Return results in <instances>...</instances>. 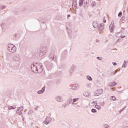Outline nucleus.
I'll use <instances>...</instances> for the list:
<instances>
[{"label":"nucleus","mask_w":128,"mask_h":128,"mask_svg":"<svg viewBox=\"0 0 128 128\" xmlns=\"http://www.w3.org/2000/svg\"><path fill=\"white\" fill-rule=\"evenodd\" d=\"M36 66L34 64L31 65V70L34 72H36L37 74H40L44 70V66L42 64L36 63Z\"/></svg>","instance_id":"f257e3e1"},{"label":"nucleus","mask_w":128,"mask_h":128,"mask_svg":"<svg viewBox=\"0 0 128 128\" xmlns=\"http://www.w3.org/2000/svg\"><path fill=\"white\" fill-rule=\"evenodd\" d=\"M48 48L46 46H42L40 48V49L39 56H44L48 52Z\"/></svg>","instance_id":"f03ea898"},{"label":"nucleus","mask_w":128,"mask_h":128,"mask_svg":"<svg viewBox=\"0 0 128 128\" xmlns=\"http://www.w3.org/2000/svg\"><path fill=\"white\" fill-rule=\"evenodd\" d=\"M7 50L10 52L14 53L16 52V47L13 44H10L7 45Z\"/></svg>","instance_id":"7ed1b4c3"},{"label":"nucleus","mask_w":128,"mask_h":128,"mask_svg":"<svg viewBox=\"0 0 128 128\" xmlns=\"http://www.w3.org/2000/svg\"><path fill=\"white\" fill-rule=\"evenodd\" d=\"M89 2V0H79V6H82V4H84V8H88Z\"/></svg>","instance_id":"20e7f679"},{"label":"nucleus","mask_w":128,"mask_h":128,"mask_svg":"<svg viewBox=\"0 0 128 128\" xmlns=\"http://www.w3.org/2000/svg\"><path fill=\"white\" fill-rule=\"evenodd\" d=\"M44 64L46 68L48 70H52V66H54V64L52 62H50L48 61H46L44 62Z\"/></svg>","instance_id":"39448f33"},{"label":"nucleus","mask_w":128,"mask_h":128,"mask_svg":"<svg viewBox=\"0 0 128 128\" xmlns=\"http://www.w3.org/2000/svg\"><path fill=\"white\" fill-rule=\"evenodd\" d=\"M49 60H54V62H56V54L54 53H50L49 54Z\"/></svg>","instance_id":"423d86ee"},{"label":"nucleus","mask_w":128,"mask_h":128,"mask_svg":"<svg viewBox=\"0 0 128 128\" xmlns=\"http://www.w3.org/2000/svg\"><path fill=\"white\" fill-rule=\"evenodd\" d=\"M13 60L14 62H20V56L18 54H16L14 56H13Z\"/></svg>","instance_id":"0eeeda50"},{"label":"nucleus","mask_w":128,"mask_h":128,"mask_svg":"<svg viewBox=\"0 0 128 128\" xmlns=\"http://www.w3.org/2000/svg\"><path fill=\"white\" fill-rule=\"evenodd\" d=\"M102 89H98L94 92V96H100V94H102Z\"/></svg>","instance_id":"6e6552de"},{"label":"nucleus","mask_w":128,"mask_h":128,"mask_svg":"<svg viewBox=\"0 0 128 128\" xmlns=\"http://www.w3.org/2000/svg\"><path fill=\"white\" fill-rule=\"evenodd\" d=\"M52 119L50 117H47L46 119V120L44 122V124H48L52 122Z\"/></svg>","instance_id":"1a4fd4ad"},{"label":"nucleus","mask_w":128,"mask_h":128,"mask_svg":"<svg viewBox=\"0 0 128 128\" xmlns=\"http://www.w3.org/2000/svg\"><path fill=\"white\" fill-rule=\"evenodd\" d=\"M10 68L12 70H16L18 68V65H16V64L12 63L10 64Z\"/></svg>","instance_id":"9d476101"},{"label":"nucleus","mask_w":128,"mask_h":128,"mask_svg":"<svg viewBox=\"0 0 128 128\" xmlns=\"http://www.w3.org/2000/svg\"><path fill=\"white\" fill-rule=\"evenodd\" d=\"M76 66L74 65H72L69 70V72L70 74H72L74 72V70H76Z\"/></svg>","instance_id":"9b49d317"},{"label":"nucleus","mask_w":128,"mask_h":128,"mask_svg":"<svg viewBox=\"0 0 128 128\" xmlns=\"http://www.w3.org/2000/svg\"><path fill=\"white\" fill-rule=\"evenodd\" d=\"M80 88V85L78 84H74L72 86V90H76Z\"/></svg>","instance_id":"f8f14e48"},{"label":"nucleus","mask_w":128,"mask_h":128,"mask_svg":"<svg viewBox=\"0 0 128 128\" xmlns=\"http://www.w3.org/2000/svg\"><path fill=\"white\" fill-rule=\"evenodd\" d=\"M72 6L74 10L78 8V6H76V0H72Z\"/></svg>","instance_id":"ddd939ff"},{"label":"nucleus","mask_w":128,"mask_h":128,"mask_svg":"<svg viewBox=\"0 0 128 128\" xmlns=\"http://www.w3.org/2000/svg\"><path fill=\"white\" fill-rule=\"evenodd\" d=\"M98 30L102 31L104 30V24H100L98 27Z\"/></svg>","instance_id":"4468645a"},{"label":"nucleus","mask_w":128,"mask_h":128,"mask_svg":"<svg viewBox=\"0 0 128 128\" xmlns=\"http://www.w3.org/2000/svg\"><path fill=\"white\" fill-rule=\"evenodd\" d=\"M114 22H112L110 26V32H114Z\"/></svg>","instance_id":"2eb2a0df"},{"label":"nucleus","mask_w":128,"mask_h":128,"mask_svg":"<svg viewBox=\"0 0 128 128\" xmlns=\"http://www.w3.org/2000/svg\"><path fill=\"white\" fill-rule=\"evenodd\" d=\"M44 90H46V87L44 86L41 90H38L37 92L38 94H44Z\"/></svg>","instance_id":"dca6fc26"},{"label":"nucleus","mask_w":128,"mask_h":128,"mask_svg":"<svg viewBox=\"0 0 128 128\" xmlns=\"http://www.w3.org/2000/svg\"><path fill=\"white\" fill-rule=\"evenodd\" d=\"M92 25H93L94 28H98V22H96V21L94 22V23L92 24Z\"/></svg>","instance_id":"f3484780"},{"label":"nucleus","mask_w":128,"mask_h":128,"mask_svg":"<svg viewBox=\"0 0 128 128\" xmlns=\"http://www.w3.org/2000/svg\"><path fill=\"white\" fill-rule=\"evenodd\" d=\"M78 100H80L79 98H74L72 100V104H74V102H78Z\"/></svg>","instance_id":"a211bd4d"},{"label":"nucleus","mask_w":128,"mask_h":128,"mask_svg":"<svg viewBox=\"0 0 128 128\" xmlns=\"http://www.w3.org/2000/svg\"><path fill=\"white\" fill-rule=\"evenodd\" d=\"M72 99L70 98L68 100L67 104H72Z\"/></svg>","instance_id":"6ab92c4d"},{"label":"nucleus","mask_w":128,"mask_h":128,"mask_svg":"<svg viewBox=\"0 0 128 128\" xmlns=\"http://www.w3.org/2000/svg\"><path fill=\"white\" fill-rule=\"evenodd\" d=\"M57 102H62V97L60 96H57L56 97Z\"/></svg>","instance_id":"aec40b11"},{"label":"nucleus","mask_w":128,"mask_h":128,"mask_svg":"<svg viewBox=\"0 0 128 128\" xmlns=\"http://www.w3.org/2000/svg\"><path fill=\"white\" fill-rule=\"evenodd\" d=\"M116 38H120V36H122V32H118L116 34Z\"/></svg>","instance_id":"412c9836"},{"label":"nucleus","mask_w":128,"mask_h":128,"mask_svg":"<svg viewBox=\"0 0 128 128\" xmlns=\"http://www.w3.org/2000/svg\"><path fill=\"white\" fill-rule=\"evenodd\" d=\"M16 114H18V116H22V111H20V110H17Z\"/></svg>","instance_id":"4be33fe9"},{"label":"nucleus","mask_w":128,"mask_h":128,"mask_svg":"<svg viewBox=\"0 0 128 128\" xmlns=\"http://www.w3.org/2000/svg\"><path fill=\"white\" fill-rule=\"evenodd\" d=\"M86 78L87 80H90V81L92 80V76H87Z\"/></svg>","instance_id":"5701e85b"},{"label":"nucleus","mask_w":128,"mask_h":128,"mask_svg":"<svg viewBox=\"0 0 128 128\" xmlns=\"http://www.w3.org/2000/svg\"><path fill=\"white\" fill-rule=\"evenodd\" d=\"M17 110H19L20 112H22V110H24V107L23 106H20L19 107Z\"/></svg>","instance_id":"b1692460"},{"label":"nucleus","mask_w":128,"mask_h":128,"mask_svg":"<svg viewBox=\"0 0 128 128\" xmlns=\"http://www.w3.org/2000/svg\"><path fill=\"white\" fill-rule=\"evenodd\" d=\"M118 70H116L115 72H112L110 73V76H114V74H116V73L118 72Z\"/></svg>","instance_id":"393cba45"},{"label":"nucleus","mask_w":128,"mask_h":128,"mask_svg":"<svg viewBox=\"0 0 128 128\" xmlns=\"http://www.w3.org/2000/svg\"><path fill=\"white\" fill-rule=\"evenodd\" d=\"M116 84V82H113L111 84H110V86L111 88H113V86H114Z\"/></svg>","instance_id":"a878e982"},{"label":"nucleus","mask_w":128,"mask_h":128,"mask_svg":"<svg viewBox=\"0 0 128 128\" xmlns=\"http://www.w3.org/2000/svg\"><path fill=\"white\" fill-rule=\"evenodd\" d=\"M110 98L111 100H116V98L114 96H112Z\"/></svg>","instance_id":"bb28decb"},{"label":"nucleus","mask_w":128,"mask_h":128,"mask_svg":"<svg viewBox=\"0 0 128 128\" xmlns=\"http://www.w3.org/2000/svg\"><path fill=\"white\" fill-rule=\"evenodd\" d=\"M6 8V6H0V10H4V8Z\"/></svg>","instance_id":"cd10ccee"},{"label":"nucleus","mask_w":128,"mask_h":128,"mask_svg":"<svg viewBox=\"0 0 128 128\" xmlns=\"http://www.w3.org/2000/svg\"><path fill=\"white\" fill-rule=\"evenodd\" d=\"M14 108H14L12 106H8V110H14Z\"/></svg>","instance_id":"c85d7f7f"},{"label":"nucleus","mask_w":128,"mask_h":128,"mask_svg":"<svg viewBox=\"0 0 128 128\" xmlns=\"http://www.w3.org/2000/svg\"><path fill=\"white\" fill-rule=\"evenodd\" d=\"M91 112H96V110L95 108H92Z\"/></svg>","instance_id":"c756f323"},{"label":"nucleus","mask_w":128,"mask_h":128,"mask_svg":"<svg viewBox=\"0 0 128 128\" xmlns=\"http://www.w3.org/2000/svg\"><path fill=\"white\" fill-rule=\"evenodd\" d=\"M122 12H120L118 14V16H119V18H120V16H122Z\"/></svg>","instance_id":"7c9ffc66"},{"label":"nucleus","mask_w":128,"mask_h":128,"mask_svg":"<svg viewBox=\"0 0 128 128\" xmlns=\"http://www.w3.org/2000/svg\"><path fill=\"white\" fill-rule=\"evenodd\" d=\"M96 2H94L92 3V6H96Z\"/></svg>","instance_id":"2f4dec72"},{"label":"nucleus","mask_w":128,"mask_h":128,"mask_svg":"<svg viewBox=\"0 0 128 128\" xmlns=\"http://www.w3.org/2000/svg\"><path fill=\"white\" fill-rule=\"evenodd\" d=\"M104 126L105 127V128H110V126H108V124H104Z\"/></svg>","instance_id":"473e14b6"},{"label":"nucleus","mask_w":128,"mask_h":128,"mask_svg":"<svg viewBox=\"0 0 128 128\" xmlns=\"http://www.w3.org/2000/svg\"><path fill=\"white\" fill-rule=\"evenodd\" d=\"M84 96H88V92H86L84 94Z\"/></svg>","instance_id":"72a5a7b5"},{"label":"nucleus","mask_w":128,"mask_h":128,"mask_svg":"<svg viewBox=\"0 0 128 128\" xmlns=\"http://www.w3.org/2000/svg\"><path fill=\"white\" fill-rule=\"evenodd\" d=\"M96 58H97V60H102V58H100L99 56H97Z\"/></svg>","instance_id":"f704fd0d"},{"label":"nucleus","mask_w":128,"mask_h":128,"mask_svg":"<svg viewBox=\"0 0 128 128\" xmlns=\"http://www.w3.org/2000/svg\"><path fill=\"white\" fill-rule=\"evenodd\" d=\"M96 108H100V105H96Z\"/></svg>","instance_id":"c9c22d12"},{"label":"nucleus","mask_w":128,"mask_h":128,"mask_svg":"<svg viewBox=\"0 0 128 128\" xmlns=\"http://www.w3.org/2000/svg\"><path fill=\"white\" fill-rule=\"evenodd\" d=\"M122 68H126V64H123L122 66Z\"/></svg>","instance_id":"e433bc0d"},{"label":"nucleus","mask_w":128,"mask_h":128,"mask_svg":"<svg viewBox=\"0 0 128 128\" xmlns=\"http://www.w3.org/2000/svg\"><path fill=\"white\" fill-rule=\"evenodd\" d=\"M66 106H67L66 104H64L62 105V106H63V108H66Z\"/></svg>","instance_id":"4c0bfd02"},{"label":"nucleus","mask_w":128,"mask_h":128,"mask_svg":"<svg viewBox=\"0 0 128 128\" xmlns=\"http://www.w3.org/2000/svg\"><path fill=\"white\" fill-rule=\"evenodd\" d=\"M124 20V16H122V17L121 18L120 20H121L122 22V20Z\"/></svg>","instance_id":"58836bf2"},{"label":"nucleus","mask_w":128,"mask_h":128,"mask_svg":"<svg viewBox=\"0 0 128 128\" xmlns=\"http://www.w3.org/2000/svg\"><path fill=\"white\" fill-rule=\"evenodd\" d=\"M112 64H114V66H116V64H116V62H112Z\"/></svg>","instance_id":"ea45409f"},{"label":"nucleus","mask_w":128,"mask_h":128,"mask_svg":"<svg viewBox=\"0 0 128 128\" xmlns=\"http://www.w3.org/2000/svg\"><path fill=\"white\" fill-rule=\"evenodd\" d=\"M38 106H37L34 108V110H38Z\"/></svg>","instance_id":"a19ab883"},{"label":"nucleus","mask_w":128,"mask_h":128,"mask_svg":"<svg viewBox=\"0 0 128 128\" xmlns=\"http://www.w3.org/2000/svg\"><path fill=\"white\" fill-rule=\"evenodd\" d=\"M92 104H96L98 103H96V102L92 101Z\"/></svg>","instance_id":"79ce46f5"},{"label":"nucleus","mask_w":128,"mask_h":128,"mask_svg":"<svg viewBox=\"0 0 128 128\" xmlns=\"http://www.w3.org/2000/svg\"><path fill=\"white\" fill-rule=\"evenodd\" d=\"M125 38V36H122V35H121L120 38Z\"/></svg>","instance_id":"37998d69"},{"label":"nucleus","mask_w":128,"mask_h":128,"mask_svg":"<svg viewBox=\"0 0 128 128\" xmlns=\"http://www.w3.org/2000/svg\"><path fill=\"white\" fill-rule=\"evenodd\" d=\"M124 64H126L128 62V61L124 60Z\"/></svg>","instance_id":"c03bdc74"},{"label":"nucleus","mask_w":128,"mask_h":128,"mask_svg":"<svg viewBox=\"0 0 128 128\" xmlns=\"http://www.w3.org/2000/svg\"><path fill=\"white\" fill-rule=\"evenodd\" d=\"M103 22H104V23L106 22V20H103Z\"/></svg>","instance_id":"a18cd8bd"},{"label":"nucleus","mask_w":128,"mask_h":128,"mask_svg":"<svg viewBox=\"0 0 128 128\" xmlns=\"http://www.w3.org/2000/svg\"><path fill=\"white\" fill-rule=\"evenodd\" d=\"M70 14H68V18H70Z\"/></svg>","instance_id":"49530a36"},{"label":"nucleus","mask_w":128,"mask_h":128,"mask_svg":"<svg viewBox=\"0 0 128 128\" xmlns=\"http://www.w3.org/2000/svg\"><path fill=\"white\" fill-rule=\"evenodd\" d=\"M123 128H128V126H124V127Z\"/></svg>","instance_id":"de8ad7c7"},{"label":"nucleus","mask_w":128,"mask_h":128,"mask_svg":"<svg viewBox=\"0 0 128 128\" xmlns=\"http://www.w3.org/2000/svg\"><path fill=\"white\" fill-rule=\"evenodd\" d=\"M118 92H120V91H118Z\"/></svg>","instance_id":"09e8293b"},{"label":"nucleus","mask_w":128,"mask_h":128,"mask_svg":"<svg viewBox=\"0 0 128 128\" xmlns=\"http://www.w3.org/2000/svg\"><path fill=\"white\" fill-rule=\"evenodd\" d=\"M122 29L124 30V28H122Z\"/></svg>","instance_id":"8fccbe9b"},{"label":"nucleus","mask_w":128,"mask_h":128,"mask_svg":"<svg viewBox=\"0 0 128 128\" xmlns=\"http://www.w3.org/2000/svg\"><path fill=\"white\" fill-rule=\"evenodd\" d=\"M38 70H40V68H38Z\"/></svg>","instance_id":"3c124183"},{"label":"nucleus","mask_w":128,"mask_h":128,"mask_svg":"<svg viewBox=\"0 0 128 128\" xmlns=\"http://www.w3.org/2000/svg\"><path fill=\"white\" fill-rule=\"evenodd\" d=\"M23 120H24V118H23Z\"/></svg>","instance_id":"603ef678"}]
</instances>
